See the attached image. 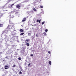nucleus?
<instances>
[{
  "label": "nucleus",
  "mask_w": 76,
  "mask_h": 76,
  "mask_svg": "<svg viewBox=\"0 0 76 76\" xmlns=\"http://www.w3.org/2000/svg\"><path fill=\"white\" fill-rule=\"evenodd\" d=\"M40 8H43V6H40Z\"/></svg>",
  "instance_id": "20"
},
{
  "label": "nucleus",
  "mask_w": 76,
  "mask_h": 76,
  "mask_svg": "<svg viewBox=\"0 0 76 76\" xmlns=\"http://www.w3.org/2000/svg\"><path fill=\"white\" fill-rule=\"evenodd\" d=\"M12 0H8V1L9 2H10V1H12Z\"/></svg>",
  "instance_id": "24"
},
{
  "label": "nucleus",
  "mask_w": 76,
  "mask_h": 76,
  "mask_svg": "<svg viewBox=\"0 0 76 76\" xmlns=\"http://www.w3.org/2000/svg\"><path fill=\"white\" fill-rule=\"evenodd\" d=\"M28 35L30 36V35H31V33H28Z\"/></svg>",
  "instance_id": "19"
},
{
  "label": "nucleus",
  "mask_w": 76,
  "mask_h": 76,
  "mask_svg": "<svg viewBox=\"0 0 76 76\" xmlns=\"http://www.w3.org/2000/svg\"><path fill=\"white\" fill-rule=\"evenodd\" d=\"M37 22H39V20H37Z\"/></svg>",
  "instance_id": "25"
},
{
  "label": "nucleus",
  "mask_w": 76,
  "mask_h": 76,
  "mask_svg": "<svg viewBox=\"0 0 76 76\" xmlns=\"http://www.w3.org/2000/svg\"><path fill=\"white\" fill-rule=\"evenodd\" d=\"M10 27H11V26H10V25H8L7 28H8V29H10Z\"/></svg>",
  "instance_id": "6"
},
{
  "label": "nucleus",
  "mask_w": 76,
  "mask_h": 76,
  "mask_svg": "<svg viewBox=\"0 0 76 76\" xmlns=\"http://www.w3.org/2000/svg\"><path fill=\"white\" fill-rule=\"evenodd\" d=\"M41 20H39V23H40Z\"/></svg>",
  "instance_id": "22"
},
{
  "label": "nucleus",
  "mask_w": 76,
  "mask_h": 76,
  "mask_svg": "<svg viewBox=\"0 0 76 76\" xmlns=\"http://www.w3.org/2000/svg\"><path fill=\"white\" fill-rule=\"evenodd\" d=\"M44 23H45V21H43L42 22V25H44Z\"/></svg>",
  "instance_id": "15"
},
{
  "label": "nucleus",
  "mask_w": 76,
  "mask_h": 76,
  "mask_svg": "<svg viewBox=\"0 0 76 76\" xmlns=\"http://www.w3.org/2000/svg\"><path fill=\"white\" fill-rule=\"evenodd\" d=\"M26 18H24L22 20V22H25V21H26Z\"/></svg>",
  "instance_id": "2"
},
{
  "label": "nucleus",
  "mask_w": 76,
  "mask_h": 76,
  "mask_svg": "<svg viewBox=\"0 0 76 76\" xmlns=\"http://www.w3.org/2000/svg\"><path fill=\"white\" fill-rule=\"evenodd\" d=\"M33 10L34 12H36V11H37V10H36V9L35 8H34L33 9Z\"/></svg>",
  "instance_id": "9"
},
{
  "label": "nucleus",
  "mask_w": 76,
  "mask_h": 76,
  "mask_svg": "<svg viewBox=\"0 0 76 76\" xmlns=\"http://www.w3.org/2000/svg\"><path fill=\"white\" fill-rule=\"evenodd\" d=\"M14 4H12L11 5V7H12L13 5H14Z\"/></svg>",
  "instance_id": "21"
},
{
  "label": "nucleus",
  "mask_w": 76,
  "mask_h": 76,
  "mask_svg": "<svg viewBox=\"0 0 76 76\" xmlns=\"http://www.w3.org/2000/svg\"><path fill=\"white\" fill-rule=\"evenodd\" d=\"M17 55H18V53L16 52L15 53V56H17Z\"/></svg>",
  "instance_id": "13"
},
{
  "label": "nucleus",
  "mask_w": 76,
  "mask_h": 76,
  "mask_svg": "<svg viewBox=\"0 0 76 76\" xmlns=\"http://www.w3.org/2000/svg\"><path fill=\"white\" fill-rule=\"evenodd\" d=\"M0 54H3V53H2V52H0Z\"/></svg>",
  "instance_id": "28"
},
{
  "label": "nucleus",
  "mask_w": 76,
  "mask_h": 76,
  "mask_svg": "<svg viewBox=\"0 0 76 76\" xmlns=\"http://www.w3.org/2000/svg\"><path fill=\"white\" fill-rule=\"evenodd\" d=\"M26 45H27V46H29V44L28 43H27L26 44Z\"/></svg>",
  "instance_id": "12"
},
{
  "label": "nucleus",
  "mask_w": 76,
  "mask_h": 76,
  "mask_svg": "<svg viewBox=\"0 0 76 76\" xmlns=\"http://www.w3.org/2000/svg\"><path fill=\"white\" fill-rule=\"evenodd\" d=\"M3 24H0V27H3Z\"/></svg>",
  "instance_id": "7"
},
{
  "label": "nucleus",
  "mask_w": 76,
  "mask_h": 76,
  "mask_svg": "<svg viewBox=\"0 0 76 76\" xmlns=\"http://www.w3.org/2000/svg\"><path fill=\"white\" fill-rule=\"evenodd\" d=\"M36 36L37 37H38V34H36Z\"/></svg>",
  "instance_id": "26"
},
{
  "label": "nucleus",
  "mask_w": 76,
  "mask_h": 76,
  "mask_svg": "<svg viewBox=\"0 0 76 76\" xmlns=\"http://www.w3.org/2000/svg\"><path fill=\"white\" fill-rule=\"evenodd\" d=\"M43 34L44 35H45V36H46V35H47V34H46V33H45V32Z\"/></svg>",
  "instance_id": "10"
},
{
  "label": "nucleus",
  "mask_w": 76,
  "mask_h": 76,
  "mask_svg": "<svg viewBox=\"0 0 76 76\" xmlns=\"http://www.w3.org/2000/svg\"><path fill=\"white\" fill-rule=\"evenodd\" d=\"M20 31L21 32H24V31L22 29H21L20 30Z\"/></svg>",
  "instance_id": "5"
},
{
  "label": "nucleus",
  "mask_w": 76,
  "mask_h": 76,
  "mask_svg": "<svg viewBox=\"0 0 76 76\" xmlns=\"http://www.w3.org/2000/svg\"><path fill=\"white\" fill-rule=\"evenodd\" d=\"M5 67H4L5 69H8L9 68V66L5 65Z\"/></svg>",
  "instance_id": "1"
},
{
  "label": "nucleus",
  "mask_w": 76,
  "mask_h": 76,
  "mask_svg": "<svg viewBox=\"0 0 76 76\" xmlns=\"http://www.w3.org/2000/svg\"><path fill=\"white\" fill-rule=\"evenodd\" d=\"M24 34V33H22L20 34V35H23Z\"/></svg>",
  "instance_id": "11"
},
{
  "label": "nucleus",
  "mask_w": 76,
  "mask_h": 76,
  "mask_svg": "<svg viewBox=\"0 0 76 76\" xmlns=\"http://www.w3.org/2000/svg\"><path fill=\"white\" fill-rule=\"evenodd\" d=\"M49 64L50 65H51V61H49Z\"/></svg>",
  "instance_id": "8"
},
{
  "label": "nucleus",
  "mask_w": 76,
  "mask_h": 76,
  "mask_svg": "<svg viewBox=\"0 0 76 76\" xmlns=\"http://www.w3.org/2000/svg\"><path fill=\"white\" fill-rule=\"evenodd\" d=\"M5 58H8L7 57V56H6V57H5Z\"/></svg>",
  "instance_id": "29"
},
{
  "label": "nucleus",
  "mask_w": 76,
  "mask_h": 76,
  "mask_svg": "<svg viewBox=\"0 0 76 76\" xmlns=\"http://www.w3.org/2000/svg\"><path fill=\"white\" fill-rule=\"evenodd\" d=\"M21 59H22V58L20 57H19L18 58V59L19 60H21Z\"/></svg>",
  "instance_id": "16"
},
{
  "label": "nucleus",
  "mask_w": 76,
  "mask_h": 76,
  "mask_svg": "<svg viewBox=\"0 0 76 76\" xmlns=\"http://www.w3.org/2000/svg\"><path fill=\"white\" fill-rule=\"evenodd\" d=\"M20 5H19L18 4H17L16 5V8H20Z\"/></svg>",
  "instance_id": "4"
},
{
  "label": "nucleus",
  "mask_w": 76,
  "mask_h": 76,
  "mask_svg": "<svg viewBox=\"0 0 76 76\" xmlns=\"http://www.w3.org/2000/svg\"><path fill=\"white\" fill-rule=\"evenodd\" d=\"M22 72H21V71L19 72V74H20V75L22 74Z\"/></svg>",
  "instance_id": "14"
},
{
  "label": "nucleus",
  "mask_w": 76,
  "mask_h": 76,
  "mask_svg": "<svg viewBox=\"0 0 76 76\" xmlns=\"http://www.w3.org/2000/svg\"><path fill=\"white\" fill-rule=\"evenodd\" d=\"M31 57H32V56H33V54H31Z\"/></svg>",
  "instance_id": "27"
},
{
  "label": "nucleus",
  "mask_w": 76,
  "mask_h": 76,
  "mask_svg": "<svg viewBox=\"0 0 76 76\" xmlns=\"http://www.w3.org/2000/svg\"><path fill=\"white\" fill-rule=\"evenodd\" d=\"M29 41V39H27L25 40V43H27V42H28Z\"/></svg>",
  "instance_id": "3"
},
{
  "label": "nucleus",
  "mask_w": 76,
  "mask_h": 76,
  "mask_svg": "<svg viewBox=\"0 0 76 76\" xmlns=\"http://www.w3.org/2000/svg\"><path fill=\"white\" fill-rule=\"evenodd\" d=\"M45 31L46 32H47L48 31V29H46L45 30Z\"/></svg>",
  "instance_id": "17"
},
{
  "label": "nucleus",
  "mask_w": 76,
  "mask_h": 76,
  "mask_svg": "<svg viewBox=\"0 0 76 76\" xmlns=\"http://www.w3.org/2000/svg\"><path fill=\"white\" fill-rule=\"evenodd\" d=\"M31 64H29L28 65V66H29V65H30Z\"/></svg>",
  "instance_id": "30"
},
{
  "label": "nucleus",
  "mask_w": 76,
  "mask_h": 76,
  "mask_svg": "<svg viewBox=\"0 0 76 76\" xmlns=\"http://www.w3.org/2000/svg\"><path fill=\"white\" fill-rule=\"evenodd\" d=\"M3 32H4V31H3Z\"/></svg>",
  "instance_id": "32"
},
{
  "label": "nucleus",
  "mask_w": 76,
  "mask_h": 76,
  "mask_svg": "<svg viewBox=\"0 0 76 76\" xmlns=\"http://www.w3.org/2000/svg\"><path fill=\"white\" fill-rule=\"evenodd\" d=\"M48 53L49 54H50L51 53V52H50V51H49L48 52Z\"/></svg>",
  "instance_id": "23"
},
{
  "label": "nucleus",
  "mask_w": 76,
  "mask_h": 76,
  "mask_svg": "<svg viewBox=\"0 0 76 76\" xmlns=\"http://www.w3.org/2000/svg\"><path fill=\"white\" fill-rule=\"evenodd\" d=\"M15 56H14V57H15Z\"/></svg>",
  "instance_id": "31"
},
{
  "label": "nucleus",
  "mask_w": 76,
  "mask_h": 76,
  "mask_svg": "<svg viewBox=\"0 0 76 76\" xmlns=\"http://www.w3.org/2000/svg\"><path fill=\"white\" fill-rule=\"evenodd\" d=\"M16 67V65L14 64L12 66V67Z\"/></svg>",
  "instance_id": "18"
}]
</instances>
